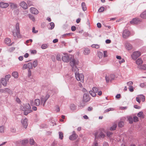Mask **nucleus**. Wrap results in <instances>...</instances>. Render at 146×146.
Segmentation results:
<instances>
[{
    "mask_svg": "<svg viewBox=\"0 0 146 146\" xmlns=\"http://www.w3.org/2000/svg\"><path fill=\"white\" fill-rule=\"evenodd\" d=\"M12 33L13 35L15 38H21V36L20 35L19 24L17 23L15 25V29L13 30Z\"/></svg>",
    "mask_w": 146,
    "mask_h": 146,
    "instance_id": "f257e3e1",
    "label": "nucleus"
},
{
    "mask_svg": "<svg viewBox=\"0 0 146 146\" xmlns=\"http://www.w3.org/2000/svg\"><path fill=\"white\" fill-rule=\"evenodd\" d=\"M74 72L76 79L78 81L83 82L84 80V76L82 74L79 73V69L76 66L75 68Z\"/></svg>",
    "mask_w": 146,
    "mask_h": 146,
    "instance_id": "f03ea898",
    "label": "nucleus"
},
{
    "mask_svg": "<svg viewBox=\"0 0 146 146\" xmlns=\"http://www.w3.org/2000/svg\"><path fill=\"white\" fill-rule=\"evenodd\" d=\"M78 64V61L74 59V58H70V65L72 67V70L74 71V68L76 65Z\"/></svg>",
    "mask_w": 146,
    "mask_h": 146,
    "instance_id": "7ed1b4c3",
    "label": "nucleus"
},
{
    "mask_svg": "<svg viewBox=\"0 0 146 146\" xmlns=\"http://www.w3.org/2000/svg\"><path fill=\"white\" fill-rule=\"evenodd\" d=\"M95 138H104L105 135L103 132L102 131H96L94 134Z\"/></svg>",
    "mask_w": 146,
    "mask_h": 146,
    "instance_id": "20e7f679",
    "label": "nucleus"
},
{
    "mask_svg": "<svg viewBox=\"0 0 146 146\" xmlns=\"http://www.w3.org/2000/svg\"><path fill=\"white\" fill-rule=\"evenodd\" d=\"M141 55V53L138 51H136L134 52L131 55V57L132 59L134 60H135L139 57Z\"/></svg>",
    "mask_w": 146,
    "mask_h": 146,
    "instance_id": "39448f33",
    "label": "nucleus"
},
{
    "mask_svg": "<svg viewBox=\"0 0 146 146\" xmlns=\"http://www.w3.org/2000/svg\"><path fill=\"white\" fill-rule=\"evenodd\" d=\"M115 78V76L113 74H110L109 76H106V79L107 82H108L109 81H111L113 80Z\"/></svg>",
    "mask_w": 146,
    "mask_h": 146,
    "instance_id": "423d86ee",
    "label": "nucleus"
},
{
    "mask_svg": "<svg viewBox=\"0 0 146 146\" xmlns=\"http://www.w3.org/2000/svg\"><path fill=\"white\" fill-rule=\"evenodd\" d=\"M90 99V98L89 94L85 93L84 94L82 100L83 102H87L89 101Z\"/></svg>",
    "mask_w": 146,
    "mask_h": 146,
    "instance_id": "0eeeda50",
    "label": "nucleus"
},
{
    "mask_svg": "<svg viewBox=\"0 0 146 146\" xmlns=\"http://www.w3.org/2000/svg\"><path fill=\"white\" fill-rule=\"evenodd\" d=\"M141 21V20L139 18L133 19L130 21L131 24H137L139 23Z\"/></svg>",
    "mask_w": 146,
    "mask_h": 146,
    "instance_id": "6e6552de",
    "label": "nucleus"
},
{
    "mask_svg": "<svg viewBox=\"0 0 146 146\" xmlns=\"http://www.w3.org/2000/svg\"><path fill=\"white\" fill-rule=\"evenodd\" d=\"M130 35V32L129 31L127 30H124L122 36L124 38H127Z\"/></svg>",
    "mask_w": 146,
    "mask_h": 146,
    "instance_id": "1a4fd4ad",
    "label": "nucleus"
},
{
    "mask_svg": "<svg viewBox=\"0 0 146 146\" xmlns=\"http://www.w3.org/2000/svg\"><path fill=\"white\" fill-rule=\"evenodd\" d=\"M62 60L64 62H69V60H70V58L68 55L66 54L62 56Z\"/></svg>",
    "mask_w": 146,
    "mask_h": 146,
    "instance_id": "9d476101",
    "label": "nucleus"
},
{
    "mask_svg": "<svg viewBox=\"0 0 146 146\" xmlns=\"http://www.w3.org/2000/svg\"><path fill=\"white\" fill-rule=\"evenodd\" d=\"M73 132V133L69 137V139L72 141L75 140L78 137V135L75 133V132L74 131Z\"/></svg>",
    "mask_w": 146,
    "mask_h": 146,
    "instance_id": "9b49d317",
    "label": "nucleus"
},
{
    "mask_svg": "<svg viewBox=\"0 0 146 146\" xmlns=\"http://www.w3.org/2000/svg\"><path fill=\"white\" fill-rule=\"evenodd\" d=\"M28 120L26 118H25L23 119H22L21 121V122L23 125L24 127L26 128L28 126L27 123Z\"/></svg>",
    "mask_w": 146,
    "mask_h": 146,
    "instance_id": "f8f14e48",
    "label": "nucleus"
},
{
    "mask_svg": "<svg viewBox=\"0 0 146 146\" xmlns=\"http://www.w3.org/2000/svg\"><path fill=\"white\" fill-rule=\"evenodd\" d=\"M30 11L32 13L36 15L38 14L39 12L38 10L34 7L31 8H30Z\"/></svg>",
    "mask_w": 146,
    "mask_h": 146,
    "instance_id": "ddd939ff",
    "label": "nucleus"
},
{
    "mask_svg": "<svg viewBox=\"0 0 146 146\" xmlns=\"http://www.w3.org/2000/svg\"><path fill=\"white\" fill-rule=\"evenodd\" d=\"M40 99L41 104H42L43 106H44L47 100L44 98V96H42L41 97Z\"/></svg>",
    "mask_w": 146,
    "mask_h": 146,
    "instance_id": "4468645a",
    "label": "nucleus"
},
{
    "mask_svg": "<svg viewBox=\"0 0 146 146\" xmlns=\"http://www.w3.org/2000/svg\"><path fill=\"white\" fill-rule=\"evenodd\" d=\"M125 47L128 50H130L133 48L132 46L128 42H126L125 44Z\"/></svg>",
    "mask_w": 146,
    "mask_h": 146,
    "instance_id": "2eb2a0df",
    "label": "nucleus"
},
{
    "mask_svg": "<svg viewBox=\"0 0 146 146\" xmlns=\"http://www.w3.org/2000/svg\"><path fill=\"white\" fill-rule=\"evenodd\" d=\"M9 6V4L7 3L1 2L0 3V7L3 8H5Z\"/></svg>",
    "mask_w": 146,
    "mask_h": 146,
    "instance_id": "dca6fc26",
    "label": "nucleus"
},
{
    "mask_svg": "<svg viewBox=\"0 0 146 146\" xmlns=\"http://www.w3.org/2000/svg\"><path fill=\"white\" fill-rule=\"evenodd\" d=\"M20 6L24 9H26L27 8V4L24 1H22L20 3Z\"/></svg>",
    "mask_w": 146,
    "mask_h": 146,
    "instance_id": "f3484780",
    "label": "nucleus"
},
{
    "mask_svg": "<svg viewBox=\"0 0 146 146\" xmlns=\"http://www.w3.org/2000/svg\"><path fill=\"white\" fill-rule=\"evenodd\" d=\"M1 83L4 86H6L7 84V81L4 78H2L1 80Z\"/></svg>",
    "mask_w": 146,
    "mask_h": 146,
    "instance_id": "a211bd4d",
    "label": "nucleus"
},
{
    "mask_svg": "<svg viewBox=\"0 0 146 146\" xmlns=\"http://www.w3.org/2000/svg\"><path fill=\"white\" fill-rule=\"evenodd\" d=\"M23 110L24 111V114L25 115H27L29 113L32 112L33 110H25V108H23Z\"/></svg>",
    "mask_w": 146,
    "mask_h": 146,
    "instance_id": "6ab92c4d",
    "label": "nucleus"
},
{
    "mask_svg": "<svg viewBox=\"0 0 146 146\" xmlns=\"http://www.w3.org/2000/svg\"><path fill=\"white\" fill-rule=\"evenodd\" d=\"M90 49L88 48H84V53L85 55H88L90 53Z\"/></svg>",
    "mask_w": 146,
    "mask_h": 146,
    "instance_id": "aec40b11",
    "label": "nucleus"
},
{
    "mask_svg": "<svg viewBox=\"0 0 146 146\" xmlns=\"http://www.w3.org/2000/svg\"><path fill=\"white\" fill-rule=\"evenodd\" d=\"M140 16L142 19H146V10L144 11L140 14Z\"/></svg>",
    "mask_w": 146,
    "mask_h": 146,
    "instance_id": "412c9836",
    "label": "nucleus"
},
{
    "mask_svg": "<svg viewBox=\"0 0 146 146\" xmlns=\"http://www.w3.org/2000/svg\"><path fill=\"white\" fill-rule=\"evenodd\" d=\"M34 103L35 105L37 106H39L40 104H41L40 100L39 99H36L35 100Z\"/></svg>",
    "mask_w": 146,
    "mask_h": 146,
    "instance_id": "4be33fe9",
    "label": "nucleus"
},
{
    "mask_svg": "<svg viewBox=\"0 0 146 146\" xmlns=\"http://www.w3.org/2000/svg\"><path fill=\"white\" fill-rule=\"evenodd\" d=\"M81 6L82 8V10L84 11H85L86 10L87 8L86 5L85 3L84 2H83L81 4Z\"/></svg>",
    "mask_w": 146,
    "mask_h": 146,
    "instance_id": "5701e85b",
    "label": "nucleus"
},
{
    "mask_svg": "<svg viewBox=\"0 0 146 146\" xmlns=\"http://www.w3.org/2000/svg\"><path fill=\"white\" fill-rule=\"evenodd\" d=\"M12 76L14 77L15 78H17L18 77V73L16 71H14L12 73Z\"/></svg>",
    "mask_w": 146,
    "mask_h": 146,
    "instance_id": "b1692460",
    "label": "nucleus"
},
{
    "mask_svg": "<svg viewBox=\"0 0 146 146\" xmlns=\"http://www.w3.org/2000/svg\"><path fill=\"white\" fill-rule=\"evenodd\" d=\"M143 61L141 58H139L136 61V63L138 65L141 64L143 63Z\"/></svg>",
    "mask_w": 146,
    "mask_h": 146,
    "instance_id": "393cba45",
    "label": "nucleus"
},
{
    "mask_svg": "<svg viewBox=\"0 0 146 146\" xmlns=\"http://www.w3.org/2000/svg\"><path fill=\"white\" fill-rule=\"evenodd\" d=\"M138 97L140 98V99L142 100L143 102H144L145 100V96L142 94L139 95L138 96Z\"/></svg>",
    "mask_w": 146,
    "mask_h": 146,
    "instance_id": "a878e982",
    "label": "nucleus"
},
{
    "mask_svg": "<svg viewBox=\"0 0 146 146\" xmlns=\"http://www.w3.org/2000/svg\"><path fill=\"white\" fill-rule=\"evenodd\" d=\"M5 127L3 125L0 126V133H4Z\"/></svg>",
    "mask_w": 146,
    "mask_h": 146,
    "instance_id": "bb28decb",
    "label": "nucleus"
},
{
    "mask_svg": "<svg viewBox=\"0 0 146 146\" xmlns=\"http://www.w3.org/2000/svg\"><path fill=\"white\" fill-rule=\"evenodd\" d=\"M10 5L11 8H16L17 6L16 4L12 3H10Z\"/></svg>",
    "mask_w": 146,
    "mask_h": 146,
    "instance_id": "cd10ccee",
    "label": "nucleus"
},
{
    "mask_svg": "<svg viewBox=\"0 0 146 146\" xmlns=\"http://www.w3.org/2000/svg\"><path fill=\"white\" fill-rule=\"evenodd\" d=\"M25 108L28 110H30L31 109V107L29 104H26L24 105V108Z\"/></svg>",
    "mask_w": 146,
    "mask_h": 146,
    "instance_id": "c85d7f7f",
    "label": "nucleus"
},
{
    "mask_svg": "<svg viewBox=\"0 0 146 146\" xmlns=\"http://www.w3.org/2000/svg\"><path fill=\"white\" fill-rule=\"evenodd\" d=\"M138 68H139L140 69L146 70V64H145L139 66H138Z\"/></svg>",
    "mask_w": 146,
    "mask_h": 146,
    "instance_id": "c756f323",
    "label": "nucleus"
},
{
    "mask_svg": "<svg viewBox=\"0 0 146 146\" xmlns=\"http://www.w3.org/2000/svg\"><path fill=\"white\" fill-rule=\"evenodd\" d=\"M70 109L72 110H74L76 109V107L74 104H72L70 105Z\"/></svg>",
    "mask_w": 146,
    "mask_h": 146,
    "instance_id": "7c9ffc66",
    "label": "nucleus"
},
{
    "mask_svg": "<svg viewBox=\"0 0 146 146\" xmlns=\"http://www.w3.org/2000/svg\"><path fill=\"white\" fill-rule=\"evenodd\" d=\"M11 42L10 39L9 38H6L5 40V43L7 44H9Z\"/></svg>",
    "mask_w": 146,
    "mask_h": 146,
    "instance_id": "2f4dec72",
    "label": "nucleus"
},
{
    "mask_svg": "<svg viewBox=\"0 0 146 146\" xmlns=\"http://www.w3.org/2000/svg\"><path fill=\"white\" fill-rule=\"evenodd\" d=\"M124 123L123 121H120L118 123V126L119 127H121L123 126Z\"/></svg>",
    "mask_w": 146,
    "mask_h": 146,
    "instance_id": "473e14b6",
    "label": "nucleus"
},
{
    "mask_svg": "<svg viewBox=\"0 0 146 146\" xmlns=\"http://www.w3.org/2000/svg\"><path fill=\"white\" fill-rule=\"evenodd\" d=\"M27 65H28V68H29V70H30L33 68V64L31 62L28 63Z\"/></svg>",
    "mask_w": 146,
    "mask_h": 146,
    "instance_id": "72a5a7b5",
    "label": "nucleus"
},
{
    "mask_svg": "<svg viewBox=\"0 0 146 146\" xmlns=\"http://www.w3.org/2000/svg\"><path fill=\"white\" fill-rule=\"evenodd\" d=\"M5 90L6 93L7 92L9 94H12V92L10 89L7 88H5Z\"/></svg>",
    "mask_w": 146,
    "mask_h": 146,
    "instance_id": "f704fd0d",
    "label": "nucleus"
},
{
    "mask_svg": "<svg viewBox=\"0 0 146 146\" xmlns=\"http://www.w3.org/2000/svg\"><path fill=\"white\" fill-rule=\"evenodd\" d=\"M33 65L34 68L36 67L38 65V62L37 60H35L33 62Z\"/></svg>",
    "mask_w": 146,
    "mask_h": 146,
    "instance_id": "c9c22d12",
    "label": "nucleus"
},
{
    "mask_svg": "<svg viewBox=\"0 0 146 146\" xmlns=\"http://www.w3.org/2000/svg\"><path fill=\"white\" fill-rule=\"evenodd\" d=\"M89 93L93 97H95L96 95V93L93 91H90Z\"/></svg>",
    "mask_w": 146,
    "mask_h": 146,
    "instance_id": "e433bc0d",
    "label": "nucleus"
},
{
    "mask_svg": "<svg viewBox=\"0 0 146 146\" xmlns=\"http://www.w3.org/2000/svg\"><path fill=\"white\" fill-rule=\"evenodd\" d=\"M117 127V125L116 124H115L113 125L112 127H111L110 128V130H114L115 129L116 127Z\"/></svg>",
    "mask_w": 146,
    "mask_h": 146,
    "instance_id": "4c0bfd02",
    "label": "nucleus"
},
{
    "mask_svg": "<svg viewBox=\"0 0 146 146\" xmlns=\"http://www.w3.org/2000/svg\"><path fill=\"white\" fill-rule=\"evenodd\" d=\"M59 138L61 139H62L63 138V134L62 132H59Z\"/></svg>",
    "mask_w": 146,
    "mask_h": 146,
    "instance_id": "58836bf2",
    "label": "nucleus"
},
{
    "mask_svg": "<svg viewBox=\"0 0 146 146\" xmlns=\"http://www.w3.org/2000/svg\"><path fill=\"white\" fill-rule=\"evenodd\" d=\"M56 59L58 61H61V56L59 54H57L56 56Z\"/></svg>",
    "mask_w": 146,
    "mask_h": 146,
    "instance_id": "ea45409f",
    "label": "nucleus"
},
{
    "mask_svg": "<svg viewBox=\"0 0 146 146\" xmlns=\"http://www.w3.org/2000/svg\"><path fill=\"white\" fill-rule=\"evenodd\" d=\"M11 77V75H6L5 77V79L7 82L9 81V79Z\"/></svg>",
    "mask_w": 146,
    "mask_h": 146,
    "instance_id": "a19ab883",
    "label": "nucleus"
},
{
    "mask_svg": "<svg viewBox=\"0 0 146 146\" xmlns=\"http://www.w3.org/2000/svg\"><path fill=\"white\" fill-rule=\"evenodd\" d=\"M103 55V54L102 52H99L98 53V56L100 58H101Z\"/></svg>",
    "mask_w": 146,
    "mask_h": 146,
    "instance_id": "79ce46f5",
    "label": "nucleus"
},
{
    "mask_svg": "<svg viewBox=\"0 0 146 146\" xmlns=\"http://www.w3.org/2000/svg\"><path fill=\"white\" fill-rule=\"evenodd\" d=\"M92 90L96 93H97L98 91V89L96 87H94L92 88Z\"/></svg>",
    "mask_w": 146,
    "mask_h": 146,
    "instance_id": "37998d69",
    "label": "nucleus"
},
{
    "mask_svg": "<svg viewBox=\"0 0 146 146\" xmlns=\"http://www.w3.org/2000/svg\"><path fill=\"white\" fill-rule=\"evenodd\" d=\"M29 142V140L28 139L24 140L22 141V144L25 145L27 143Z\"/></svg>",
    "mask_w": 146,
    "mask_h": 146,
    "instance_id": "c03bdc74",
    "label": "nucleus"
},
{
    "mask_svg": "<svg viewBox=\"0 0 146 146\" xmlns=\"http://www.w3.org/2000/svg\"><path fill=\"white\" fill-rule=\"evenodd\" d=\"M128 120L129 121L130 123H132L133 122V119L131 117H129L128 119Z\"/></svg>",
    "mask_w": 146,
    "mask_h": 146,
    "instance_id": "a18cd8bd",
    "label": "nucleus"
},
{
    "mask_svg": "<svg viewBox=\"0 0 146 146\" xmlns=\"http://www.w3.org/2000/svg\"><path fill=\"white\" fill-rule=\"evenodd\" d=\"M91 46L93 48H94L97 49L99 48V46L97 44H92V45Z\"/></svg>",
    "mask_w": 146,
    "mask_h": 146,
    "instance_id": "49530a36",
    "label": "nucleus"
},
{
    "mask_svg": "<svg viewBox=\"0 0 146 146\" xmlns=\"http://www.w3.org/2000/svg\"><path fill=\"white\" fill-rule=\"evenodd\" d=\"M113 108H109L105 110L104 112L106 113L109 111H113Z\"/></svg>",
    "mask_w": 146,
    "mask_h": 146,
    "instance_id": "de8ad7c7",
    "label": "nucleus"
},
{
    "mask_svg": "<svg viewBox=\"0 0 146 146\" xmlns=\"http://www.w3.org/2000/svg\"><path fill=\"white\" fill-rule=\"evenodd\" d=\"M47 47V45L46 44H43L41 46V48L43 49H45Z\"/></svg>",
    "mask_w": 146,
    "mask_h": 146,
    "instance_id": "09e8293b",
    "label": "nucleus"
},
{
    "mask_svg": "<svg viewBox=\"0 0 146 146\" xmlns=\"http://www.w3.org/2000/svg\"><path fill=\"white\" fill-rule=\"evenodd\" d=\"M30 143L31 145H34L35 143V142L33 139L31 138L30 139Z\"/></svg>",
    "mask_w": 146,
    "mask_h": 146,
    "instance_id": "8fccbe9b",
    "label": "nucleus"
},
{
    "mask_svg": "<svg viewBox=\"0 0 146 146\" xmlns=\"http://www.w3.org/2000/svg\"><path fill=\"white\" fill-rule=\"evenodd\" d=\"M29 17L33 21H34L35 20V19L33 16L31 15H29Z\"/></svg>",
    "mask_w": 146,
    "mask_h": 146,
    "instance_id": "3c124183",
    "label": "nucleus"
},
{
    "mask_svg": "<svg viewBox=\"0 0 146 146\" xmlns=\"http://www.w3.org/2000/svg\"><path fill=\"white\" fill-rule=\"evenodd\" d=\"M50 25L51 26L50 29H53L54 27V24L53 22H51L50 23Z\"/></svg>",
    "mask_w": 146,
    "mask_h": 146,
    "instance_id": "603ef678",
    "label": "nucleus"
},
{
    "mask_svg": "<svg viewBox=\"0 0 146 146\" xmlns=\"http://www.w3.org/2000/svg\"><path fill=\"white\" fill-rule=\"evenodd\" d=\"M104 9V8L103 7H101L98 10V11L100 12H103Z\"/></svg>",
    "mask_w": 146,
    "mask_h": 146,
    "instance_id": "864d4df0",
    "label": "nucleus"
},
{
    "mask_svg": "<svg viewBox=\"0 0 146 146\" xmlns=\"http://www.w3.org/2000/svg\"><path fill=\"white\" fill-rule=\"evenodd\" d=\"M15 49V47H12L10 48H9L8 49V51H9V52H12Z\"/></svg>",
    "mask_w": 146,
    "mask_h": 146,
    "instance_id": "5fc2aeb1",
    "label": "nucleus"
},
{
    "mask_svg": "<svg viewBox=\"0 0 146 146\" xmlns=\"http://www.w3.org/2000/svg\"><path fill=\"white\" fill-rule=\"evenodd\" d=\"M129 91L131 92H132L134 90L133 89V88L132 86H129Z\"/></svg>",
    "mask_w": 146,
    "mask_h": 146,
    "instance_id": "6e6d98bb",
    "label": "nucleus"
},
{
    "mask_svg": "<svg viewBox=\"0 0 146 146\" xmlns=\"http://www.w3.org/2000/svg\"><path fill=\"white\" fill-rule=\"evenodd\" d=\"M133 119L134 122H137L138 121V118L136 116L134 117Z\"/></svg>",
    "mask_w": 146,
    "mask_h": 146,
    "instance_id": "4d7b16f0",
    "label": "nucleus"
},
{
    "mask_svg": "<svg viewBox=\"0 0 146 146\" xmlns=\"http://www.w3.org/2000/svg\"><path fill=\"white\" fill-rule=\"evenodd\" d=\"M28 68V65H27V64H24L23 67V70L25 69Z\"/></svg>",
    "mask_w": 146,
    "mask_h": 146,
    "instance_id": "13d9d810",
    "label": "nucleus"
},
{
    "mask_svg": "<svg viewBox=\"0 0 146 146\" xmlns=\"http://www.w3.org/2000/svg\"><path fill=\"white\" fill-rule=\"evenodd\" d=\"M31 72L30 70H28V76L29 77H30L31 76Z\"/></svg>",
    "mask_w": 146,
    "mask_h": 146,
    "instance_id": "bf43d9fd",
    "label": "nucleus"
},
{
    "mask_svg": "<svg viewBox=\"0 0 146 146\" xmlns=\"http://www.w3.org/2000/svg\"><path fill=\"white\" fill-rule=\"evenodd\" d=\"M32 32L34 33H36L38 32V31H36L35 27H33L32 29Z\"/></svg>",
    "mask_w": 146,
    "mask_h": 146,
    "instance_id": "052dcab7",
    "label": "nucleus"
},
{
    "mask_svg": "<svg viewBox=\"0 0 146 146\" xmlns=\"http://www.w3.org/2000/svg\"><path fill=\"white\" fill-rule=\"evenodd\" d=\"M76 27L74 26H72L71 27V30L73 31H75L76 30Z\"/></svg>",
    "mask_w": 146,
    "mask_h": 146,
    "instance_id": "680f3d73",
    "label": "nucleus"
},
{
    "mask_svg": "<svg viewBox=\"0 0 146 146\" xmlns=\"http://www.w3.org/2000/svg\"><path fill=\"white\" fill-rule=\"evenodd\" d=\"M16 101L18 103L20 104L21 102V101L20 99L18 98L17 97L16 99Z\"/></svg>",
    "mask_w": 146,
    "mask_h": 146,
    "instance_id": "e2e57ef3",
    "label": "nucleus"
},
{
    "mask_svg": "<svg viewBox=\"0 0 146 146\" xmlns=\"http://www.w3.org/2000/svg\"><path fill=\"white\" fill-rule=\"evenodd\" d=\"M104 57H106L107 56V51H104Z\"/></svg>",
    "mask_w": 146,
    "mask_h": 146,
    "instance_id": "0e129e2a",
    "label": "nucleus"
},
{
    "mask_svg": "<svg viewBox=\"0 0 146 146\" xmlns=\"http://www.w3.org/2000/svg\"><path fill=\"white\" fill-rule=\"evenodd\" d=\"M143 114V112L142 111L139 112L137 114V116L139 117H141Z\"/></svg>",
    "mask_w": 146,
    "mask_h": 146,
    "instance_id": "69168bd1",
    "label": "nucleus"
},
{
    "mask_svg": "<svg viewBox=\"0 0 146 146\" xmlns=\"http://www.w3.org/2000/svg\"><path fill=\"white\" fill-rule=\"evenodd\" d=\"M134 107L137 109H139L141 107L140 106H138L137 105H135L134 106Z\"/></svg>",
    "mask_w": 146,
    "mask_h": 146,
    "instance_id": "338daca9",
    "label": "nucleus"
},
{
    "mask_svg": "<svg viewBox=\"0 0 146 146\" xmlns=\"http://www.w3.org/2000/svg\"><path fill=\"white\" fill-rule=\"evenodd\" d=\"M103 146H109V144L108 143L105 141L104 142Z\"/></svg>",
    "mask_w": 146,
    "mask_h": 146,
    "instance_id": "774afa93",
    "label": "nucleus"
}]
</instances>
